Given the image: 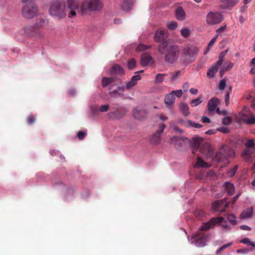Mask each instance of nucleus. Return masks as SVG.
<instances>
[{
	"label": "nucleus",
	"instance_id": "obj_34",
	"mask_svg": "<svg viewBox=\"0 0 255 255\" xmlns=\"http://www.w3.org/2000/svg\"><path fill=\"white\" fill-rule=\"evenodd\" d=\"M166 73L157 74L155 77L154 82L155 83H162L164 81V77L167 76Z\"/></svg>",
	"mask_w": 255,
	"mask_h": 255
},
{
	"label": "nucleus",
	"instance_id": "obj_29",
	"mask_svg": "<svg viewBox=\"0 0 255 255\" xmlns=\"http://www.w3.org/2000/svg\"><path fill=\"white\" fill-rule=\"evenodd\" d=\"M210 164L204 162L201 157L198 156L197 157V161L195 165V168H200V167H205L208 168L210 167Z\"/></svg>",
	"mask_w": 255,
	"mask_h": 255
},
{
	"label": "nucleus",
	"instance_id": "obj_17",
	"mask_svg": "<svg viewBox=\"0 0 255 255\" xmlns=\"http://www.w3.org/2000/svg\"><path fill=\"white\" fill-rule=\"evenodd\" d=\"M167 37V30L165 29L159 28L155 33L154 39L156 42H160Z\"/></svg>",
	"mask_w": 255,
	"mask_h": 255
},
{
	"label": "nucleus",
	"instance_id": "obj_5",
	"mask_svg": "<svg viewBox=\"0 0 255 255\" xmlns=\"http://www.w3.org/2000/svg\"><path fill=\"white\" fill-rule=\"evenodd\" d=\"M198 51L196 47L193 45H186L183 49L181 58L186 63L192 62L195 60V55Z\"/></svg>",
	"mask_w": 255,
	"mask_h": 255
},
{
	"label": "nucleus",
	"instance_id": "obj_40",
	"mask_svg": "<svg viewBox=\"0 0 255 255\" xmlns=\"http://www.w3.org/2000/svg\"><path fill=\"white\" fill-rule=\"evenodd\" d=\"M177 26V23L175 21H171L167 24V27L171 30H174Z\"/></svg>",
	"mask_w": 255,
	"mask_h": 255
},
{
	"label": "nucleus",
	"instance_id": "obj_16",
	"mask_svg": "<svg viewBox=\"0 0 255 255\" xmlns=\"http://www.w3.org/2000/svg\"><path fill=\"white\" fill-rule=\"evenodd\" d=\"M120 81L119 79L115 76L111 77H104L102 80V86L103 87H106L107 86L113 85L114 86L118 85V82Z\"/></svg>",
	"mask_w": 255,
	"mask_h": 255
},
{
	"label": "nucleus",
	"instance_id": "obj_43",
	"mask_svg": "<svg viewBox=\"0 0 255 255\" xmlns=\"http://www.w3.org/2000/svg\"><path fill=\"white\" fill-rule=\"evenodd\" d=\"M238 168V165L235 166L232 169L229 170L227 172V174L229 177L233 176L236 173Z\"/></svg>",
	"mask_w": 255,
	"mask_h": 255
},
{
	"label": "nucleus",
	"instance_id": "obj_21",
	"mask_svg": "<svg viewBox=\"0 0 255 255\" xmlns=\"http://www.w3.org/2000/svg\"><path fill=\"white\" fill-rule=\"evenodd\" d=\"M220 104V100L218 98L214 97L211 98L208 102V110L210 112L214 111L215 110H216V108L218 105Z\"/></svg>",
	"mask_w": 255,
	"mask_h": 255
},
{
	"label": "nucleus",
	"instance_id": "obj_58",
	"mask_svg": "<svg viewBox=\"0 0 255 255\" xmlns=\"http://www.w3.org/2000/svg\"><path fill=\"white\" fill-rule=\"evenodd\" d=\"M33 29V27L32 26L25 27L24 28V31L26 34L28 35H30L31 34V30Z\"/></svg>",
	"mask_w": 255,
	"mask_h": 255
},
{
	"label": "nucleus",
	"instance_id": "obj_20",
	"mask_svg": "<svg viewBox=\"0 0 255 255\" xmlns=\"http://www.w3.org/2000/svg\"><path fill=\"white\" fill-rule=\"evenodd\" d=\"M242 119L244 122L247 124L253 125L255 124V117L252 113H249V114H243Z\"/></svg>",
	"mask_w": 255,
	"mask_h": 255
},
{
	"label": "nucleus",
	"instance_id": "obj_57",
	"mask_svg": "<svg viewBox=\"0 0 255 255\" xmlns=\"http://www.w3.org/2000/svg\"><path fill=\"white\" fill-rule=\"evenodd\" d=\"M255 144L252 140H248L246 143H245V146L247 148H251L253 147Z\"/></svg>",
	"mask_w": 255,
	"mask_h": 255
},
{
	"label": "nucleus",
	"instance_id": "obj_35",
	"mask_svg": "<svg viewBox=\"0 0 255 255\" xmlns=\"http://www.w3.org/2000/svg\"><path fill=\"white\" fill-rule=\"evenodd\" d=\"M89 111L93 115H97L99 113V107L96 105L91 106Z\"/></svg>",
	"mask_w": 255,
	"mask_h": 255
},
{
	"label": "nucleus",
	"instance_id": "obj_50",
	"mask_svg": "<svg viewBox=\"0 0 255 255\" xmlns=\"http://www.w3.org/2000/svg\"><path fill=\"white\" fill-rule=\"evenodd\" d=\"M226 81L225 79H222L219 84V89L220 90H223L225 89L226 86Z\"/></svg>",
	"mask_w": 255,
	"mask_h": 255
},
{
	"label": "nucleus",
	"instance_id": "obj_27",
	"mask_svg": "<svg viewBox=\"0 0 255 255\" xmlns=\"http://www.w3.org/2000/svg\"><path fill=\"white\" fill-rule=\"evenodd\" d=\"M175 100V97L172 93V92L169 94H167L164 98V103L167 105H171L173 104Z\"/></svg>",
	"mask_w": 255,
	"mask_h": 255
},
{
	"label": "nucleus",
	"instance_id": "obj_25",
	"mask_svg": "<svg viewBox=\"0 0 255 255\" xmlns=\"http://www.w3.org/2000/svg\"><path fill=\"white\" fill-rule=\"evenodd\" d=\"M220 66V65H218L217 63H215L208 70L207 73V76L210 78L214 77L215 74L218 72L219 68Z\"/></svg>",
	"mask_w": 255,
	"mask_h": 255
},
{
	"label": "nucleus",
	"instance_id": "obj_45",
	"mask_svg": "<svg viewBox=\"0 0 255 255\" xmlns=\"http://www.w3.org/2000/svg\"><path fill=\"white\" fill-rule=\"evenodd\" d=\"M201 97L191 100L190 103L192 105V107L197 106L198 105H199L200 103H201L202 101H201Z\"/></svg>",
	"mask_w": 255,
	"mask_h": 255
},
{
	"label": "nucleus",
	"instance_id": "obj_22",
	"mask_svg": "<svg viewBox=\"0 0 255 255\" xmlns=\"http://www.w3.org/2000/svg\"><path fill=\"white\" fill-rule=\"evenodd\" d=\"M153 60L152 57L147 54H142L141 56V64L142 66H146L153 63Z\"/></svg>",
	"mask_w": 255,
	"mask_h": 255
},
{
	"label": "nucleus",
	"instance_id": "obj_64",
	"mask_svg": "<svg viewBox=\"0 0 255 255\" xmlns=\"http://www.w3.org/2000/svg\"><path fill=\"white\" fill-rule=\"evenodd\" d=\"M216 41H215V39H212L207 46V51L209 50V49L212 47V46L214 44Z\"/></svg>",
	"mask_w": 255,
	"mask_h": 255
},
{
	"label": "nucleus",
	"instance_id": "obj_19",
	"mask_svg": "<svg viewBox=\"0 0 255 255\" xmlns=\"http://www.w3.org/2000/svg\"><path fill=\"white\" fill-rule=\"evenodd\" d=\"M146 114L147 113L144 109L134 108L133 110V116L136 119L142 120L146 117Z\"/></svg>",
	"mask_w": 255,
	"mask_h": 255
},
{
	"label": "nucleus",
	"instance_id": "obj_42",
	"mask_svg": "<svg viewBox=\"0 0 255 255\" xmlns=\"http://www.w3.org/2000/svg\"><path fill=\"white\" fill-rule=\"evenodd\" d=\"M136 65V61L134 59H131L128 61V68L130 70H132Z\"/></svg>",
	"mask_w": 255,
	"mask_h": 255
},
{
	"label": "nucleus",
	"instance_id": "obj_51",
	"mask_svg": "<svg viewBox=\"0 0 255 255\" xmlns=\"http://www.w3.org/2000/svg\"><path fill=\"white\" fill-rule=\"evenodd\" d=\"M252 153V151H251V150L249 148H247L246 149L243 151L242 155V156H248L251 155Z\"/></svg>",
	"mask_w": 255,
	"mask_h": 255
},
{
	"label": "nucleus",
	"instance_id": "obj_31",
	"mask_svg": "<svg viewBox=\"0 0 255 255\" xmlns=\"http://www.w3.org/2000/svg\"><path fill=\"white\" fill-rule=\"evenodd\" d=\"M225 189L227 192L230 195H233L235 192L234 185L229 182H226L225 183Z\"/></svg>",
	"mask_w": 255,
	"mask_h": 255
},
{
	"label": "nucleus",
	"instance_id": "obj_14",
	"mask_svg": "<svg viewBox=\"0 0 255 255\" xmlns=\"http://www.w3.org/2000/svg\"><path fill=\"white\" fill-rule=\"evenodd\" d=\"M200 152L205 155L207 159L213 158L214 150L208 144H204L200 149Z\"/></svg>",
	"mask_w": 255,
	"mask_h": 255
},
{
	"label": "nucleus",
	"instance_id": "obj_63",
	"mask_svg": "<svg viewBox=\"0 0 255 255\" xmlns=\"http://www.w3.org/2000/svg\"><path fill=\"white\" fill-rule=\"evenodd\" d=\"M201 121L203 123H209L211 122L210 119L206 116H203Z\"/></svg>",
	"mask_w": 255,
	"mask_h": 255
},
{
	"label": "nucleus",
	"instance_id": "obj_32",
	"mask_svg": "<svg viewBox=\"0 0 255 255\" xmlns=\"http://www.w3.org/2000/svg\"><path fill=\"white\" fill-rule=\"evenodd\" d=\"M179 108L182 113L183 115L185 116H187L189 115V110L188 106L185 103H181L179 105Z\"/></svg>",
	"mask_w": 255,
	"mask_h": 255
},
{
	"label": "nucleus",
	"instance_id": "obj_9",
	"mask_svg": "<svg viewBox=\"0 0 255 255\" xmlns=\"http://www.w3.org/2000/svg\"><path fill=\"white\" fill-rule=\"evenodd\" d=\"M37 12V8L34 2L29 1L23 8L22 11V15L26 18H32L36 14Z\"/></svg>",
	"mask_w": 255,
	"mask_h": 255
},
{
	"label": "nucleus",
	"instance_id": "obj_1",
	"mask_svg": "<svg viewBox=\"0 0 255 255\" xmlns=\"http://www.w3.org/2000/svg\"><path fill=\"white\" fill-rule=\"evenodd\" d=\"M157 49L161 54H165V61L166 62L172 64L177 60L180 53L179 47L177 45L164 41L158 46Z\"/></svg>",
	"mask_w": 255,
	"mask_h": 255
},
{
	"label": "nucleus",
	"instance_id": "obj_59",
	"mask_svg": "<svg viewBox=\"0 0 255 255\" xmlns=\"http://www.w3.org/2000/svg\"><path fill=\"white\" fill-rule=\"evenodd\" d=\"M218 130L224 133H228L230 131V130L227 127H221L218 128Z\"/></svg>",
	"mask_w": 255,
	"mask_h": 255
},
{
	"label": "nucleus",
	"instance_id": "obj_36",
	"mask_svg": "<svg viewBox=\"0 0 255 255\" xmlns=\"http://www.w3.org/2000/svg\"><path fill=\"white\" fill-rule=\"evenodd\" d=\"M181 35L185 38H187L191 34V31L189 29L185 27L181 29L180 30Z\"/></svg>",
	"mask_w": 255,
	"mask_h": 255
},
{
	"label": "nucleus",
	"instance_id": "obj_13",
	"mask_svg": "<svg viewBox=\"0 0 255 255\" xmlns=\"http://www.w3.org/2000/svg\"><path fill=\"white\" fill-rule=\"evenodd\" d=\"M113 85L109 88V93L111 97L117 98L118 97H123L124 96V91L125 87L123 86H118L116 89L113 90Z\"/></svg>",
	"mask_w": 255,
	"mask_h": 255
},
{
	"label": "nucleus",
	"instance_id": "obj_28",
	"mask_svg": "<svg viewBox=\"0 0 255 255\" xmlns=\"http://www.w3.org/2000/svg\"><path fill=\"white\" fill-rule=\"evenodd\" d=\"M176 16L177 18L179 20H183L186 18V14L183 8L179 7L176 10Z\"/></svg>",
	"mask_w": 255,
	"mask_h": 255
},
{
	"label": "nucleus",
	"instance_id": "obj_38",
	"mask_svg": "<svg viewBox=\"0 0 255 255\" xmlns=\"http://www.w3.org/2000/svg\"><path fill=\"white\" fill-rule=\"evenodd\" d=\"M227 220L232 225H235L237 224V218L233 214L228 215L227 216Z\"/></svg>",
	"mask_w": 255,
	"mask_h": 255
},
{
	"label": "nucleus",
	"instance_id": "obj_44",
	"mask_svg": "<svg viewBox=\"0 0 255 255\" xmlns=\"http://www.w3.org/2000/svg\"><path fill=\"white\" fill-rule=\"evenodd\" d=\"M219 223L224 230L227 231H229L230 230V227L227 224L226 221L223 218L222 221H220L218 224Z\"/></svg>",
	"mask_w": 255,
	"mask_h": 255
},
{
	"label": "nucleus",
	"instance_id": "obj_49",
	"mask_svg": "<svg viewBox=\"0 0 255 255\" xmlns=\"http://www.w3.org/2000/svg\"><path fill=\"white\" fill-rule=\"evenodd\" d=\"M172 93L174 95V97L176 96L177 98H180L183 94L182 91L181 89L172 91Z\"/></svg>",
	"mask_w": 255,
	"mask_h": 255
},
{
	"label": "nucleus",
	"instance_id": "obj_41",
	"mask_svg": "<svg viewBox=\"0 0 255 255\" xmlns=\"http://www.w3.org/2000/svg\"><path fill=\"white\" fill-rule=\"evenodd\" d=\"M241 243L244 244L245 245H249L254 247H255V243L254 242H251L249 238H245L242 239L240 241Z\"/></svg>",
	"mask_w": 255,
	"mask_h": 255
},
{
	"label": "nucleus",
	"instance_id": "obj_23",
	"mask_svg": "<svg viewBox=\"0 0 255 255\" xmlns=\"http://www.w3.org/2000/svg\"><path fill=\"white\" fill-rule=\"evenodd\" d=\"M134 2V0H124L121 5V8L124 11L130 10Z\"/></svg>",
	"mask_w": 255,
	"mask_h": 255
},
{
	"label": "nucleus",
	"instance_id": "obj_60",
	"mask_svg": "<svg viewBox=\"0 0 255 255\" xmlns=\"http://www.w3.org/2000/svg\"><path fill=\"white\" fill-rule=\"evenodd\" d=\"M35 119L33 116H29L27 118V121L28 124L31 125L34 123Z\"/></svg>",
	"mask_w": 255,
	"mask_h": 255
},
{
	"label": "nucleus",
	"instance_id": "obj_10",
	"mask_svg": "<svg viewBox=\"0 0 255 255\" xmlns=\"http://www.w3.org/2000/svg\"><path fill=\"white\" fill-rule=\"evenodd\" d=\"M192 238L196 239L195 246L197 247H203L209 240V236L205 235L200 231H198L195 235H192Z\"/></svg>",
	"mask_w": 255,
	"mask_h": 255
},
{
	"label": "nucleus",
	"instance_id": "obj_62",
	"mask_svg": "<svg viewBox=\"0 0 255 255\" xmlns=\"http://www.w3.org/2000/svg\"><path fill=\"white\" fill-rule=\"evenodd\" d=\"M86 132L82 131H79L77 133V136L79 139H82L86 135Z\"/></svg>",
	"mask_w": 255,
	"mask_h": 255
},
{
	"label": "nucleus",
	"instance_id": "obj_52",
	"mask_svg": "<svg viewBox=\"0 0 255 255\" xmlns=\"http://www.w3.org/2000/svg\"><path fill=\"white\" fill-rule=\"evenodd\" d=\"M135 83H134V82H132V81H129L128 82L127 84L125 89L126 88L128 90H129L131 88H132L133 86L135 85Z\"/></svg>",
	"mask_w": 255,
	"mask_h": 255
},
{
	"label": "nucleus",
	"instance_id": "obj_18",
	"mask_svg": "<svg viewBox=\"0 0 255 255\" xmlns=\"http://www.w3.org/2000/svg\"><path fill=\"white\" fill-rule=\"evenodd\" d=\"M166 126L164 124H161L159 126V129L153 134L151 138V142L155 143H159L160 140V134L163 131Z\"/></svg>",
	"mask_w": 255,
	"mask_h": 255
},
{
	"label": "nucleus",
	"instance_id": "obj_56",
	"mask_svg": "<svg viewBox=\"0 0 255 255\" xmlns=\"http://www.w3.org/2000/svg\"><path fill=\"white\" fill-rule=\"evenodd\" d=\"M150 47V46H146V45H144V44H139L137 47V51L144 50H145L146 49H148Z\"/></svg>",
	"mask_w": 255,
	"mask_h": 255
},
{
	"label": "nucleus",
	"instance_id": "obj_12",
	"mask_svg": "<svg viewBox=\"0 0 255 255\" xmlns=\"http://www.w3.org/2000/svg\"><path fill=\"white\" fill-rule=\"evenodd\" d=\"M228 204L223 200H220L213 202L212 208L215 211L223 212L225 211V208L228 207Z\"/></svg>",
	"mask_w": 255,
	"mask_h": 255
},
{
	"label": "nucleus",
	"instance_id": "obj_61",
	"mask_svg": "<svg viewBox=\"0 0 255 255\" xmlns=\"http://www.w3.org/2000/svg\"><path fill=\"white\" fill-rule=\"evenodd\" d=\"M225 103L226 106H228L230 102H229V99H230V92H227L225 96Z\"/></svg>",
	"mask_w": 255,
	"mask_h": 255
},
{
	"label": "nucleus",
	"instance_id": "obj_33",
	"mask_svg": "<svg viewBox=\"0 0 255 255\" xmlns=\"http://www.w3.org/2000/svg\"><path fill=\"white\" fill-rule=\"evenodd\" d=\"M233 67V63L231 61H226L221 67L220 73L222 71H227L231 69Z\"/></svg>",
	"mask_w": 255,
	"mask_h": 255
},
{
	"label": "nucleus",
	"instance_id": "obj_15",
	"mask_svg": "<svg viewBox=\"0 0 255 255\" xmlns=\"http://www.w3.org/2000/svg\"><path fill=\"white\" fill-rule=\"evenodd\" d=\"M187 138L183 136H174L170 139V143L174 144L175 147L178 148L183 146Z\"/></svg>",
	"mask_w": 255,
	"mask_h": 255
},
{
	"label": "nucleus",
	"instance_id": "obj_26",
	"mask_svg": "<svg viewBox=\"0 0 255 255\" xmlns=\"http://www.w3.org/2000/svg\"><path fill=\"white\" fill-rule=\"evenodd\" d=\"M124 71L123 68L119 65H114L110 70L112 74H123Z\"/></svg>",
	"mask_w": 255,
	"mask_h": 255
},
{
	"label": "nucleus",
	"instance_id": "obj_53",
	"mask_svg": "<svg viewBox=\"0 0 255 255\" xmlns=\"http://www.w3.org/2000/svg\"><path fill=\"white\" fill-rule=\"evenodd\" d=\"M140 79H141V76L138 74H136V75L133 76L131 77V79L130 80L132 81V82H134V83H135V84H136L137 81H139V80H140Z\"/></svg>",
	"mask_w": 255,
	"mask_h": 255
},
{
	"label": "nucleus",
	"instance_id": "obj_6",
	"mask_svg": "<svg viewBox=\"0 0 255 255\" xmlns=\"http://www.w3.org/2000/svg\"><path fill=\"white\" fill-rule=\"evenodd\" d=\"M112 110V111L108 114V118L111 119H121L125 116L128 112L126 107L121 106L118 104H113Z\"/></svg>",
	"mask_w": 255,
	"mask_h": 255
},
{
	"label": "nucleus",
	"instance_id": "obj_30",
	"mask_svg": "<svg viewBox=\"0 0 255 255\" xmlns=\"http://www.w3.org/2000/svg\"><path fill=\"white\" fill-rule=\"evenodd\" d=\"M254 209L253 207L247 208L244 210L241 214V217L243 219H247L251 217L253 214Z\"/></svg>",
	"mask_w": 255,
	"mask_h": 255
},
{
	"label": "nucleus",
	"instance_id": "obj_46",
	"mask_svg": "<svg viewBox=\"0 0 255 255\" xmlns=\"http://www.w3.org/2000/svg\"><path fill=\"white\" fill-rule=\"evenodd\" d=\"M189 126L191 127H193L196 128H199L202 127V125L199 123H196L194 122H192L191 121H188Z\"/></svg>",
	"mask_w": 255,
	"mask_h": 255
},
{
	"label": "nucleus",
	"instance_id": "obj_37",
	"mask_svg": "<svg viewBox=\"0 0 255 255\" xmlns=\"http://www.w3.org/2000/svg\"><path fill=\"white\" fill-rule=\"evenodd\" d=\"M181 76L180 71H177L175 73H171V77L169 81L173 82L178 79Z\"/></svg>",
	"mask_w": 255,
	"mask_h": 255
},
{
	"label": "nucleus",
	"instance_id": "obj_7",
	"mask_svg": "<svg viewBox=\"0 0 255 255\" xmlns=\"http://www.w3.org/2000/svg\"><path fill=\"white\" fill-rule=\"evenodd\" d=\"M223 20V15L219 11H211L206 16V22L209 25L219 24Z\"/></svg>",
	"mask_w": 255,
	"mask_h": 255
},
{
	"label": "nucleus",
	"instance_id": "obj_54",
	"mask_svg": "<svg viewBox=\"0 0 255 255\" xmlns=\"http://www.w3.org/2000/svg\"><path fill=\"white\" fill-rule=\"evenodd\" d=\"M216 113L220 115L227 116L228 115V112L227 111H221L219 108L216 109Z\"/></svg>",
	"mask_w": 255,
	"mask_h": 255
},
{
	"label": "nucleus",
	"instance_id": "obj_39",
	"mask_svg": "<svg viewBox=\"0 0 255 255\" xmlns=\"http://www.w3.org/2000/svg\"><path fill=\"white\" fill-rule=\"evenodd\" d=\"M227 52V50L222 52L220 54L219 56V60L216 62V63H217V65L221 66L224 61V56Z\"/></svg>",
	"mask_w": 255,
	"mask_h": 255
},
{
	"label": "nucleus",
	"instance_id": "obj_24",
	"mask_svg": "<svg viewBox=\"0 0 255 255\" xmlns=\"http://www.w3.org/2000/svg\"><path fill=\"white\" fill-rule=\"evenodd\" d=\"M221 1L222 3L221 7L224 9L233 7L238 2V0H221Z\"/></svg>",
	"mask_w": 255,
	"mask_h": 255
},
{
	"label": "nucleus",
	"instance_id": "obj_3",
	"mask_svg": "<svg viewBox=\"0 0 255 255\" xmlns=\"http://www.w3.org/2000/svg\"><path fill=\"white\" fill-rule=\"evenodd\" d=\"M49 12L55 17L62 19L66 15L65 4L62 0H55L51 1Z\"/></svg>",
	"mask_w": 255,
	"mask_h": 255
},
{
	"label": "nucleus",
	"instance_id": "obj_8",
	"mask_svg": "<svg viewBox=\"0 0 255 255\" xmlns=\"http://www.w3.org/2000/svg\"><path fill=\"white\" fill-rule=\"evenodd\" d=\"M81 0H67L66 6L69 10L68 17L72 18L77 14L76 10H80Z\"/></svg>",
	"mask_w": 255,
	"mask_h": 255
},
{
	"label": "nucleus",
	"instance_id": "obj_2",
	"mask_svg": "<svg viewBox=\"0 0 255 255\" xmlns=\"http://www.w3.org/2000/svg\"><path fill=\"white\" fill-rule=\"evenodd\" d=\"M103 7V2L101 0H83L81 4L80 12L84 15L89 12H100Z\"/></svg>",
	"mask_w": 255,
	"mask_h": 255
},
{
	"label": "nucleus",
	"instance_id": "obj_47",
	"mask_svg": "<svg viewBox=\"0 0 255 255\" xmlns=\"http://www.w3.org/2000/svg\"><path fill=\"white\" fill-rule=\"evenodd\" d=\"M232 122V119L230 117H226L224 118L222 120V123L224 125H230Z\"/></svg>",
	"mask_w": 255,
	"mask_h": 255
},
{
	"label": "nucleus",
	"instance_id": "obj_55",
	"mask_svg": "<svg viewBox=\"0 0 255 255\" xmlns=\"http://www.w3.org/2000/svg\"><path fill=\"white\" fill-rule=\"evenodd\" d=\"M204 212L202 210H197L194 212V215L197 218H200L204 215Z\"/></svg>",
	"mask_w": 255,
	"mask_h": 255
},
{
	"label": "nucleus",
	"instance_id": "obj_11",
	"mask_svg": "<svg viewBox=\"0 0 255 255\" xmlns=\"http://www.w3.org/2000/svg\"><path fill=\"white\" fill-rule=\"evenodd\" d=\"M223 217L213 218L208 222L203 224L198 231L203 232V230H207L211 228H213L214 226L218 224L220 221H222Z\"/></svg>",
	"mask_w": 255,
	"mask_h": 255
},
{
	"label": "nucleus",
	"instance_id": "obj_48",
	"mask_svg": "<svg viewBox=\"0 0 255 255\" xmlns=\"http://www.w3.org/2000/svg\"><path fill=\"white\" fill-rule=\"evenodd\" d=\"M109 109V105L108 104L101 105L99 107V111L101 112H107Z\"/></svg>",
	"mask_w": 255,
	"mask_h": 255
},
{
	"label": "nucleus",
	"instance_id": "obj_4",
	"mask_svg": "<svg viewBox=\"0 0 255 255\" xmlns=\"http://www.w3.org/2000/svg\"><path fill=\"white\" fill-rule=\"evenodd\" d=\"M234 155V151L231 147L227 145H223L220 150L216 153L214 158L218 162L225 161L228 158L233 157Z\"/></svg>",
	"mask_w": 255,
	"mask_h": 255
}]
</instances>
